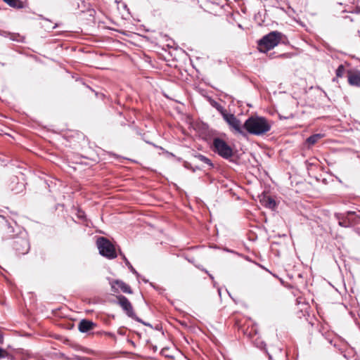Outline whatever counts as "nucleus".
I'll list each match as a JSON object with an SVG mask.
<instances>
[{
	"mask_svg": "<svg viewBox=\"0 0 360 360\" xmlns=\"http://www.w3.org/2000/svg\"><path fill=\"white\" fill-rule=\"evenodd\" d=\"M243 127L250 134L262 136L271 130V125L264 117L251 116L246 120Z\"/></svg>",
	"mask_w": 360,
	"mask_h": 360,
	"instance_id": "1",
	"label": "nucleus"
},
{
	"mask_svg": "<svg viewBox=\"0 0 360 360\" xmlns=\"http://www.w3.org/2000/svg\"><path fill=\"white\" fill-rule=\"evenodd\" d=\"M283 34L278 31H273L264 35L258 41V49L260 52L266 53L276 46L282 40Z\"/></svg>",
	"mask_w": 360,
	"mask_h": 360,
	"instance_id": "2",
	"label": "nucleus"
},
{
	"mask_svg": "<svg viewBox=\"0 0 360 360\" xmlns=\"http://www.w3.org/2000/svg\"><path fill=\"white\" fill-rule=\"evenodd\" d=\"M99 253L109 259H115L117 257V253L114 245L107 238L104 237H100L98 238L96 242Z\"/></svg>",
	"mask_w": 360,
	"mask_h": 360,
	"instance_id": "3",
	"label": "nucleus"
},
{
	"mask_svg": "<svg viewBox=\"0 0 360 360\" xmlns=\"http://www.w3.org/2000/svg\"><path fill=\"white\" fill-rule=\"evenodd\" d=\"M213 150L224 159H229L233 156L232 148L220 138H215L212 143Z\"/></svg>",
	"mask_w": 360,
	"mask_h": 360,
	"instance_id": "4",
	"label": "nucleus"
},
{
	"mask_svg": "<svg viewBox=\"0 0 360 360\" xmlns=\"http://www.w3.org/2000/svg\"><path fill=\"white\" fill-rule=\"evenodd\" d=\"M12 247L17 255H24L29 252L30 244L26 235L24 233L13 239Z\"/></svg>",
	"mask_w": 360,
	"mask_h": 360,
	"instance_id": "5",
	"label": "nucleus"
},
{
	"mask_svg": "<svg viewBox=\"0 0 360 360\" xmlns=\"http://www.w3.org/2000/svg\"><path fill=\"white\" fill-rule=\"evenodd\" d=\"M222 117L229 125L231 130H233L243 136L245 135V133L243 129L244 128L243 125L241 124L240 121L233 114H228L226 112H222Z\"/></svg>",
	"mask_w": 360,
	"mask_h": 360,
	"instance_id": "6",
	"label": "nucleus"
},
{
	"mask_svg": "<svg viewBox=\"0 0 360 360\" xmlns=\"http://www.w3.org/2000/svg\"><path fill=\"white\" fill-rule=\"evenodd\" d=\"M117 299H118V303H119L120 306L122 308V309L125 311V313L127 314V315L129 317H130L139 322H141L144 325H146L139 317L136 316V314L134 311L133 307H132L131 302L129 301V300L126 297H124L123 295H120L117 297Z\"/></svg>",
	"mask_w": 360,
	"mask_h": 360,
	"instance_id": "7",
	"label": "nucleus"
},
{
	"mask_svg": "<svg viewBox=\"0 0 360 360\" xmlns=\"http://www.w3.org/2000/svg\"><path fill=\"white\" fill-rule=\"evenodd\" d=\"M95 326V323L91 321L83 319L78 326L79 330L82 333H87Z\"/></svg>",
	"mask_w": 360,
	"mask_h": 360,
	"instance_id": "8",
	"label": "nucleus"
},
{
	"mask_svg": "<svg viewBox=\"0 0 360 360\" xmlns=\"http://www.w3.org/2000/svg\"><path fill=\"white\" fill-rule=\"evenodd\" d=\"M115 285H117L120 290L128 294H131L132 290L129 285L123 282L122 281L116 280L112 282V288H115Z\"/></svg>",
	"mask_w": 360,
	"mask_h": 360,
	"instance_id": "9",
	"label": "nucleus"
},
{
	"mask_svg": "<svg viewBox=\"0 0 360 360\" xmlns=\"http://www.w3.org/2000/svg\"><path fill=\"white\" fill-rule=\"evenodd\" d=\"M348 82L352 86H360V72H349L348 75Z\"/></svg>",
	"mask_w": 360,
	"mask_h": 360,
	"instance_id": "10",
	"label": "nucleus"
},
{
	"mask_svg": "<svg viewBox=\"0 0 360 360\" xmlns=\"http://www.w3.org/2000/svg\"><path fill=\"white\" fill-rule=\"evenodd\" d=\"M347 219L349 221V224L352 225L360 223V212H348L347 214Z\"/></svg>",
	"mask_w": 360,
	"mask_h": 360,
	"instance_id": "11",
	"label": "nucleus"
},
{
	"mask_svg": "<svg viewBox=\"0 0 360 360\" xmlns=\"http://www.w3.org/2000/svg\"><path fill=\"white\" fill-rule=\"evenodd\" d=\"M11 184H16V186H13L12 185L10 186L11 191H14L15 193L22 192L25 188L24 184L18 182L16 177L13 179Z\"/></svg>",
	"mask_w": 360,
	"mask_h": 360,
	"instance_id": "12",
	"label": "nucleus"
},
{
	"mask_svg": "<svg viewBox=\"0 0 360 360\" xmlns=\"http://www.w3.org/2000/svg\"><path fill=\"white\" fill-rule=\"evenodd\" d=\"M5 3H6L11 7L14 8L20 9L24 8V4L22 1L20 0H3Z\"/></svg>",
	"mask_w": 360,
	"mask_h": 360,
	"instance_id": "13",
	"label": "nucleus"
},
{
	"mask_svg": "<svg viewBox=\"0 0 360 360\" xmlns=\"http://www.w3.org/2000/svg\"><path fill=\"white\" fill-rule=\"evenodd\" d=\"M322 137L323 135L321 134H315L307 138L306 141L309 145L312 146L317 143Z\"/></svg>",
	"mask_w": 360,
	"mask_h": 360,
	"instance_id": "14",
	"label": "nucleus"
},
{
	"mask_svg": "<svg viewBox=\"0 0 360 360\" xmlns=\"http://www.w3.org/2000/svg\"><path fill=\"white\" fill-rule=\"evenodd\" d=\"M263 205L268 208H274L276 207L275 200L270 197H264L262 200Z\"/></svg>",
	"mask_w": 360,
	"mask_h": 360,
	"instance_id": "15",
	"label": "nucleus"
},
{
	"mask_svg": "<svg viewBox=\"0 0 360 360\" xmlns=\"http://www.w3.org/2000/svg\"><path fill=\"white\" fill-rule=\"evenodd\" d=\"M195 158L199 160L200 161L208 165L210 167H213V164L212 163L211 160L207 157L204 156L203 155L198 154L195 155Z\"/></svg>",
	"mask_w": 360,
	"mask_h": 360,
	"instance_id": "16",
	"label": "nucleus"
},
{
	"mask_svg": "<svg viewBox=\"0 0 360 360\" xmlns=\"http://www.w3.org/2000/svg\"><path fill=\"white\" fill-rule=\"evenodd\" d=\"M123 259L124 260L125 264L127 266V267L130 269V271L136 276L139 275L138 272L135 270V269L132 266L131 263L129 262V260L125 257L124 255H123Z\"/></svg>",
	"mask_w": 360,
	"mask_h": 360,
	"instance_id": "17",
	"label": "nucleus"
},
{
	"mask_svg": "<svg viewBox=\"0 0 360 360\" xmlns=\"http://www.w3.org/2000/svg\"><path fill=\"white\" fill-rule=\"evenodd\" d=\"M345 73V67L342 65L338 66L336 70V76L338 77H342Z\"/></svg>",
	"mask_w": 360,
	"mask_h": 360,
	"instance_id": "18",
	"label": "nucleus"
},
{
	"mask_svg": "<svg viewBox=\"0 0 360 360\" xmlns=\"http://www.w3.org/2000/svg\"><path fill=\"white\" fill-rule=\"evenodd\" d=\"M339 224L341 226H344V227H347V226H352L351 224H349V221H348L347 219V217H345V219L341 220L339 221Z\"/></svg>",
	"mask_w": 360,
	"mask_h": 360,
	"instance_id": "19",
	"label": "nucleus"
},
{
	"mask_svg": "<svg viewBox=\"0 0 360 360\" xmlns=\"http://www.w3.org/2000/svg\"><path fill=\"white\" fill-rule=\"evenodd\" d=\"M6 226L7 233L11 234L15 231L13 226L11 224L8 223L7 221L6 223Z\"/></svg>",
	"mask_w": 360,
	"mask_h": 360,
	"instance_id": "20",
	"label": "nucleus"
},
{
	"mask_svg": "<svg viewBox=\"0 0 360 360\" xmlns=\"http://www.w3.org/2000/svg\"><path fill=\"white\" fill-rule=\"evenodd\" d=\"M212 105L214 107H215L217 109V110L219 111L221 114H222V112H226L224 110L223 107L217 102H214V104H212Z\"/></svg>",
	"mask_w": 360,
	"mask_h": 360,
	"instance_id": "21",
	"label": "nucleus"
},
{
	"mask_svg": "<svg viewBox=\"0 0 360 360\" xmlns=\"http://www.w3.org/2000/svg\"><path fill=\"white\" fill-rule=\"evenodd\" d=\"M7 356V352L2 348H0V359L5 358Z\"/></svg>",
	"mask_w": 360,
	"mask_h": 360,
	"instance_id": "22",
	"label": "nucleus"
},
{
	"mask_svg": "<svg viewBox=\"0 0 360 360\" xmlns=\"http://www.w3.org/2000/svg\"><path fill=\"white\" fill-rule=\"evenodd\" d=\"M202 271H204L205 273H207V274L209 275V276H210V278L211 279H213V278H214L213 276H212V274H209V273H208V271H207V270H205V269H202Z\"/></svg>",
	"mask_w": 360,
	"mask_h": 360,
	"instance_id": "23",
	"label": "nucleus"
},
{
	"mask_svg": "<svg viewBox=\"0 0 360 360\" xmlns=\"http://www.w3.org/2000/svg\"><path fill=\"white\" fill-rule=\"evenodd\" d=\"M165 349H163L162 350V353H165Z\"/></svg>",
	"mask_w": 360,
	"mask_h": 360,
	"instance_id": "24",
	"label": "nucleus"
}]
</instances>
